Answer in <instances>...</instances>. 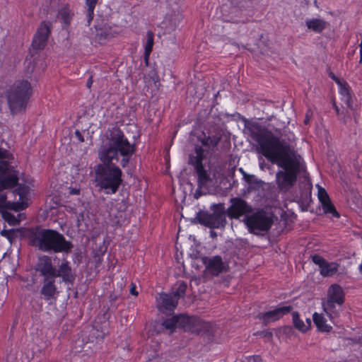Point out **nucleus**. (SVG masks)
Returning a JSON list of instances; mask_svg holds the SVG:
<instances>
[{"instance_id":"35","label":"nucleus","mask_w":362,"mask_h":362,"mask_svg":"<svg viewBox=\"0 0 362 362\" xmlns=\"http://www.w3.org/2000/svg\"><path fill=\"white\" fill-rule=\"evenodd\" d=\"M230 3L234 10L232 12H235L238 8L241 11L245 8L248 2L247 0H230Z\"/></svg>"},{"instance_id":"48","label":"nucleus","mask_w":362,"mask_h":362,"mask_svg":"<svg viewBox=\"0 0 362 362\" xmlns=\"http://www.w3.org/2000/svg\"><path fill=\"white\" fill-rule=\"evenodd\" d=\"M360 60H359V63L361 64L362 63V52H360Z\"/></svg>"},{"instance_id":"43","label":"nucleus","mask_w":362,"mask_h":362,"mask_svg":"<svg viewBox=\"0 0 362 362\" xmlns=\"http://www.w3.org/2000/svg\"><path fill=\"white\" fill-rule=\"evenodd\" d=\"M93 83V81H92V76H90V78H88V80L87 81V83H86V86L90 88L91 85Z\"/></svg>"},{"instance_id":"4","label":"nucleus","mask_w":362,"mask_h":362,"mask_svg":"<svg viewBox=\"0 0 362 362\" xmlns=\"http://www.w3.org/2000/svg\"><path fill=\"white\" fill-rule=\"evenodd\" d=\"M31 94L32 88L27 80L16 81L7 96L11 112L16 114L24 110Z\"/></svg>"},{"instance_id":"45","label":"nucleus","mask_w":362,"mask_h":362,"mask_svg":"<svg viewBox=\"0 0 362 362\" xmlns=\"http://www.w3.org/2000/svg\"><path fill=\"white\" fill-rule=\"evenodd\" d=\"M305 325H308V329L311 326V320L310 318H307L306 319V322H305Z\"/></svg>"},{"instance_id":"47","label":"nucleus","mask_w":362,"mask_h":362,"mask_svg":"<svg viewBox=\"0 0 362 362\" xmlns=\"http://www.w3.org/2000/svg\"><path fill=\"white\" fill-rule=\"evenodd\" d=\"M309 122H310V118H309V117L308 115H306V117H305V119L304 120V123L305 124H308Z\"/></svg>"},{"instance_id":"31","label":"nucleus","mask_w":362,"mask_h":362,"mask_svg":"<svg viewBox=\"0 0 362 362\" xmlns=\"http://www.w3.org/2000/svg\"><path fill=\"white\" fill-rule=\"evenodd\" d=\"M98 0H86L87 25H89L94 16V9Z\"/></svg>"},{"instance_id":"18","label":"nucleus","mask_w":362,"mask_h":362,"mask_svg":"<svg viewBox=\"0 0 362 362\" xmlns=\"http://www.w3.org/2000/svg\"><path fill=\"white\" fill-rule=\"evenodd\" d=\"M54 279V277L43 279L40 293L46 300L55 298L58 294Z\"/></svg>"},{"instance_id":"28","label":"nucleus","mask_w":362,"mask_h":362,"mask_svg":"<svg viewBox=\"0 0 362 362\" xmlns=\"http://www.w3.org/2000/svg\"><path fill=\"white\" fill-rule=\"evenodd\" d=\"M338 267V264L326 261L320 269V274L324 276H332L337 272Z\"/></svg>"},{"instance_id":"16","label":"nucleus","mask_w":362,"mask_h":362,"mask_svg":"<svg viewBox=\"0 0 362 362\" xmlns=\"http://www.w3.org/2000/svg\"><path fill=\"white\" fill-rule=\"evenodd\" d=\"M56 268L53 266L50 257L43 255L38 259L36 271L44 278L54 277Z\"/></svg>"},{"instance_id":"10","label":"nucleus","mask_w":362,"mask_h":362,"mask_svg":"<svg viewBox=\"0 0 362 362\" xmlns=\"http://www.w3.org/2000/svg\"><path fill=\"white\" fill-rule=\"evenodd\" d=\"M163 325L173 331L177 326H182L192 332H199L204 327L203 322L198 318H189L185 316H173L163 321Z\"/></svg>"},{"instance_id":"9","label":"nucleus","mask_w":362,"mask_h":362,"mask_svg":"<svg viewBox=\"0 0 362 362\" xmlns=\"http://www.w3.org/2000/svg\"><path fill=\"white\" fill-rule=\"evenodd\" d=\"M213 213H202L197 216L198 222L210 228H220L226 223L224 208L221 205H213Z\"/></svg>"},{"instance_id":"12","label":"nucleus","mask_w":362,"mask_h":362,"mask_svg":"<svg viewBox=\"0 0 362 362\" xmlns=\"http://www.w3.org/2000/svg\"><path fill=\"white\" fill-rule=\"evenodd\" d=\"M253 211L252 206L248 204L241 198H232L230 199V206L227 209V214L229 218L238 219L240 217L244 218L250 215Z\"/></svg>"},{"instance_id":"38","label":"nucleus","mask_w":362,"mask_h":362,"mask_svg":"<svg viewBox=\"0 0 362 362\" xmlns=\"http://www.w3.org/2000/svg\"><path fill=\"white\" fill-rule=\"evenodd\" d=\"M312 259L315 264L319 265L320 269L323 266L324 263L326 262L322 257L317 255H313Z\"/></svg>"},{"instance_id":"5","label":"nucleus","mask_w":362,"mask_h":362,"mask_svg":"<svg viewBox=\"0 0 362 362\" xmlns=\"http://www.w3.org/2000/svg\"><path fill=\"white\" fill-rule=\"evenodd\" d=\"M115 165H98L95 170L97 181L101 188L115 193L122 183V170Z\"/></svg>"},{"instance_id":"11","label":"nucleus","mask_w":362,"mask_h":362,"mask_svg":"<svg viewBox=\"0 0 362 362\" xmlns=\"http://www.w3.org/2000/svg\"><path fill=\"white\" fill-rule=\"evenodd\" d=\"M204 158V151L202 147L195 148V156L189 157V163L194 166L198 175V183L199 187H205L209 181V175L204 170L202 160Z\"/></svg>"},{"instance_id":"3","label":"nucleus","mask_w":362,"mask_h":362,"mask_svg":"<svg viewBox=\"0 0 362 362\" xmlns=\"http://www.w3.org/2000/svg\"><path fill=\"white\" fill-rule=\"evenodd\" d=\"M30 245L37 247L43 252H69L73 245L66 240L63 235L50 229L36 228L29 236Z\"/></svg>"},{"instance_id":"32","label":"nucleus","mask_w":362,"mask_h":362,"mask_svg":"<svg viewBox=\"0 0 362 362\" xmlns=\"http://www.w3.org/2000/svg\"><path fill=\"white\" fill-rule=\"evenodd\" d=\"M146 38H147V40H146V43L144 47V49H145L144 56H145V58L147 59L149 57V55L153 49V43H154L153 33L151 30H148L146 33Z\"/></svg>"},{"instance_id":"50","label":"nucleus","mask_w":362,"mask_h":362,"mask_svg":"<svg viewBox=\"0 0 362 362\" xmlns=\"http://www.w3.org/2000/svg\"><path fill=\"white\" fill-rule=\"evenodd\" d=\"M211 236H215L216 235V233H214L213 231L211 232Z\"/></svg>"},{"instance_id":"19","label":"nucleus","mask_w":362,"mask_h":362,"mask_svg":"<svg viewBox=\"0 0 362 362\" xmlns=\"http://www.w3.org/2000/svg\"><path fill=\"white\" fill-rule=\"evenodd\" d=\"M318 198L322 205L325 213H330L335 217H339V214L336 211L334 206L332 204L330 199L325 189L320 187L318 189Z\"/></svg>"},{"instance_id":"23","label":"nucleus","mask_w":362,"mask_h":362,"mask_svg":"<svg viewBox=\"0 0 362 362\" xmlns=\"http://www.w3.org/2000/svg\"><path fill=\"white\" fill-rule=\"evenodd\" d=\"M339 93L342 96V100L350 109H353L352 100L350 94L349 86L345 81H338Z\"/></svg>"},{"instance_id":"29","label":"nucleus","mask_w":362,"mask_h":362,"mask_svg":"<svg viewBox=\"0 0 362 362\" xmlns=\"http://www.w3.org/2000/svg\"><path fill=\"white\" fill-rule=\"evenodd\" d=\"M28 192L29 187L28 186L19 185L16 189L10 192L14 195L18 196V200L17 202L23 204V207L21 209H23L25 207L24 200L27 199Z\"/></svg>"},{"instance_id":"13","label":"nucleus","mask_w":362,"mask_h":362,"mask_svg":"<svg viewBox=\"0 0 362 362\" xmlns=\"http://www.w3.org/2000/svg\"><path fill=\"white\" fill-rule=\"evenodd\" d=\"M202 261L205 266L206 272L211 276H217L227 271V263L223 262L222 257L219 255L204 257Z\"/></svg>"},{"instance_id":"36","label":"nucleus","mask_w":362,"mask_h":362,"mask_svg":"<svg viewBox=\"0 0 362 362\" xmlns=\"http://www.w3.org/2000/svg\"><path fill=\"white\" fill-rule=\"evenodd\" d=\"M59 15L63 19L64 23L68 24L71 19V12L67 8H64L59 11Z\"/></svg>"},{"instance_id":"40","label":"nucleus","mask_w":362,"mask_h":362,"mask_svg":"<svg viewBox=\"0 0 362 362\" xmlns=\"http://www.w3.org/2000/svg\"><path fill=\"white\" fill-rule=\"evenodd\" d=\"M75 136L78 140V141H80V142H83L84 141L83 136V135H82V134L81 133L80 131L76 130L75 132Z\"/></svg>"},{"instance_id":"39","label":"nucleus","mask_w":362,"mask_h":362,"mask_svg":"<svg viewBox=\"0 0 362 362\" xmlns=\"http://www.w3.org/2000/svg\"><path fill=\"white\" fill-rule=\"evenodd\" d=\"M243 362H262V358L259 356H245L243 360Z\"/></svg>"},{"instance_id":"24","label":"nucleus","mask_w":362,"mask_h":362,"mask_svg":"<svg viewBox=\"0 0 362 362\" xmlns=\"http://www.w3.org/2000/svg\"><path fill=\"white\" fill-rule=\"evenodd\" d=\"M305 23L308 29L315 33L322 32L328 25L326 21L320 18L307 19Z\"/></svg>"},{"instance_id":"34","label":"nucleus","mask_w":362,"mask_h":362,"mask_svg":"<svg viewBox=\"0 0 362 362\" xmlns=\"http://www.w3.org/2000/svg\"><path fill=\"white\" fill-rule=\"evenodd\" d=\"M220 138L217 136H209L202 141L203 145L208 147H215L219 142Z\"/></svg>"},{"instance_id":"30","label":"nucleus","mask_w":362,"mask_h":362,"mask_svg":"<svg viewBox=\"0 0 362 362\" xmlns=\"http://www.w3.org/2000/svg\"><path fill=\"white\" fill-rule=\"evenodd\" d=\"M22 228L4 229L0 233L2 236L6 238L11 243L18 235L21 234Z\"/></svg>"},{"instance_id":"21","label":"nucleus","mask_w":362,"mask_h":362,"mask_svg":"<svg viewBox=\"0 0 362 362\" xmlns=\"http://www.w3.org/2000/svg\"><path fill=\"white\" fill-rule=\"evenodd\" d=\"M15 211L17 213L16 215L7 211L6 209L1 211L4 220L10 226H17L25 218V214L19 213L18 212V211Z\"/></svg>"},{"instance_id":"20","label":"nucleus","mask_w":362,"mask_h":362,"mask_svg":"<svg viewBox=\"0 0 362 362\" xmlns=\"http://www.w3.org/2000/svg\"><path fill=\"white\" fill-rule=\"evenodd\" d=\"M60 276L62 278V281L65 283L73 284L75 277L72 274L71 268L69 266V263L64 260L59 266L58 270H55L54 278Z\"/></svg>"},{"instance_id":"46","label":"nucleus","mask_w":362,"mask_h":362,"mask_svg":"<svg viewBox=\"0 0 362 362\" xmlns=\"http://www.w3.org/2000/svg\"><path fill=\"white\" fill-rule=\"evenodd\" d=\"M333 107L334 110L336 111L337 114H339V109L338 106L336 105L335 102L333 103Z\"/></svg>"},{"instance_id":"14","label":"nucleus","mask_w":362,"mask_h":362,"mask_svg":"<svg viewBox=\"0 0 362 362\" xmlns=\"http://www.w3.org/2000/svg\"><path fill=\"white\" fill-rule=\"evenodd\" d=\"M52 23L49 21L41 23L34 35L32 47L34 49H42L47 45L48 37L51 33Z\"/></svg>"},{"instance_id":"42","label":"nucleus","mask_w":362,"mask_h":362,"mask_svg":"<svg viewBox=\"0 0 362 362\" xmlns=\"http://www.w3.org/2000/svg\"><path fill=\"white\" fill-rule=\"evenodd\" d=\"M329 76L331 78H332L337 84H338V81H342L343 80H340L339 78H338L334 74L331 73L329 74Z\"/></svg>"},{"instance_id":"27","label":"nucleus","mask_w":362,"mask_h":362,"mask_svg":"<svg viewBox=\"0 0 362 362\" xmlns=\"http://www.w3.org/2000/svg\"><path fill=\"white\" fill-rule=\"evenodd\" d=\"M117 33L116 30H113L112 27L104 26L98 30L97 37L98 40L103 42L106 40L113 37Z\"/></svg>"},{"instance_id":"49","label":"nucleus","mask_w":362,"mask_h":362,"mask_svg":"<svg viewBox=\"0 0 362 362\" xmlns=\"http://www.w3.org/2000/svg\"><path fill=\"white\" fill-rule=\"evenodd\" d=\"M360 52H362V40H361V42L360 43Z\"/></svg>"},{"instance_id":"2","label":"nucleus","mask_w":362,"mask_h":362,"mask_svg":"<svg viewBox=\"0 0 362 362\" xmlns=\"http://www.w3.org/2000/svg\"><path fill=\"white\" fill-rule=\"evenodd\" d=\"M107 139L108 144L103 145L98 151L100 161L105 165L119 162L122 167L125 168L135 152L134 145L131 144L122 131L116 127L109 130Z\"/></svg>"},{"instance_id":"1","label":"nucleus","mask_w":362,"mask_h":362,"mask_svg":"<svg viewBox=\"0 0 362 362\" xmlns=\"http://www.w3.org/2000/svg\"><path fill=\"white\" fill-rule=\"evenodd\" d=\"M245 130L256 143V151L282 168L276 173V182L280 191L288 192L305 168L301 157L288 144L257 122L247 124Z\"/></svg>"},{"instance_id":"26","label":"nucleus","mask_w":362,"mask_h":362,"mask_svg":"<svg viewBox=\"0 0 362 362\" xmlns=\"http://www.w3.org/2000/svg\"><path fill=\"white\" fill-rule=\"evenodd\" d=\"M187 285L185 281H178L172 288V292L170 294H172L173 298L177 300L178 303V300L180 298H183L185 295Z\"/></svg>"},{"instance_id":"8","label":"nucleus","mask_w":362,"mask_h":362,"mask_svg":"<svg viewBox=\"0 0 362 362\" xmlns=\"http://www.w3.org/2000/svg\"><path fill=\"white\" fill-rule=\"evenodd\" d=\"M6 173L7 175L0 177V212L5 209L19 211L23 207V204L18 202H8L6 200L7 196L3 192L4 189L11 188L17 184L18 180V173L11 168Z\"/></svg>"},{"instance_id":"37","label":"nucleus","mask_w":362,"mask_h":362,"mask_svg":"<svg viewBox=\"0 0 362 362\" xmlns=\"http://www.w3.org/2000/svg\"><path fill=\"white\" fill-rule=\"evenodd\" d=\"M256 334L259 335L261 337L266 338L269 341H272V339L273 338V333L270 330H264V331L257 332Z\"/></svg>"},{"instance_id":"6","label":"nucleus","mask_w":362,"mask_h":362,"mask_svg":"<svg viewBox=\"0 0 362 362\" xmlns=\"http://www.w3.org/2000/svg\"><path fill=\"white\" fill-rule=\"evenodd\" d=\"M344 299V292L339 285L332 284L329 287L327 299L322 302V308L331 320L339 317Z\"/></svg>"},{"instance_id":"17","label":"nucleus","mask_w":362,"mask_h":362,"mask_svg":"<svg viewBox=\"0 0 362 362\" xmlns=\"http://www.w3.org/2000/svg\"><path fill=\"white\" fill-rule=\"evenodd\" d=\"M177 305V300L170 293H160L157 299V307L163 313L173 311Z\"/></svg>"},{"instance_id":"15","label":"nucleus","mask_w":362,"mask_h":362,"mask_svg":"<svg viewBox=\"0 0 362 362\" xmlns=\"http://www.w3.org/2000/svg\"><path fill=\"white\" fill-rule=\"evenodd\" d=\"M293 308L291 305H284L275 308L266 313H260L258 314L257 317L262 320V323L267 325L271 322L278 320L284 315L290 313Z\"/></svg>"},{"instance_id":"22","label":"nucleus","mask_w":362,"mask_h":362,"mask_svg":"<svg viewBox=\"0 0 362 362\" xmlns=\"http://www.w3.org/2000/svg\"><path fill=\"white\" fill-rule=\"evenodd\" d=\"M12 155L7 150L0 148V173L6 174L13 167L9 164Z\"/></svg>"},{"instance_id":"33","label":"nucleus","mask_w":362,"mask_h":362,"mask_svg":"<svg viewBox=\"0 0 362 362\" xmlns=\"http://www.w3.org/2000/svg\"><path fill=\"white\" fill-rule=\"evenodd\" d=\"M293 323L294 327L302 332H305L308 330V325H305V322L300 319L298 312L292 313Z\"/></svg>"},{"instance_id":"44","label":"nucleus","mask_w":362,"mask_h":362,"mask_svg":"<svg viewBox=\"0 0 362 362\" xmlns=\"http://www.w3.org/2000/svg\"><path fill=\"white\" fill-rule=\"evenodd\" d=\"M70 193L71 194H79V189H76V188H73V189H71Z\"/></svg>"},{"instance_id":"25","label":"nucleus","mask_w":362,"mask_h":362,"mask_svg":"<svg viewBox=\"0 0 362 362\" xmlns=\"http://www.w3.org/2000/svg\"><path fill=\"white\" fill-rule=\"evenodd\" d=\"M313 320L318 330L320 332H329L331 331L332 326L327 324V320L323 314L315 313L313 315Z\"/></svg>"},{"instance_id":"7","label":"nucleus","mask_w":362,"mask_h":362,"mask_svg":"<svg viewBox=\"0 0 362 362\" xmlns=\"http://www.w3.org/2000/svg\"><path fill=\"white\" fill-rule=\"evenodd\" d=\"M243 222L250 233L259 235L262 232L268 231L272 223V216L263 210H257L245 216Z\"/></svg>"},{"instance_id":"41","label":"nucleus","mask_w":362,"mask_h":362,"mask_svg":"<svg viewBox=\"0 0 362 362\" xmlns=\"http://www.w3.org/2000/svg\"><path fill=\"white\" fill-rule=\"evenodd\" d=\"M130 293L134 296H137L138 293L136 291V286L134 284H131Z\"/></svg>"}]
</instances>
